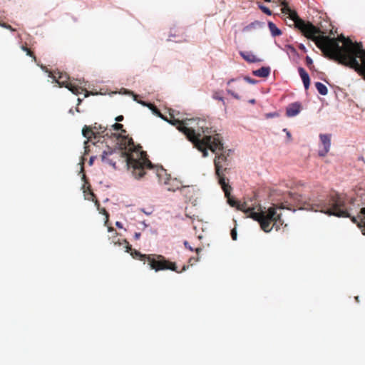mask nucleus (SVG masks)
Returning a JSON list of instances; mask_svg holds the SVG:
<instances>
[{
  "mask_svg": "<svg viewBox=\"0 0 365 365\" xmlns=\"http://www.w3.org/2000/svg\"><path fill=\"white\" fill-rule=\"evenodd\" d=\"M221 187L225 192V197L227 198L229 205L232 207H237L238 210H244L247 214V217H251V208L248 207L245 209V205L244 204H241L231 196V186L226 182V186L221 185Z\"/></svg>",
  "mask_w": 365,
  "mask_h": 365,
  "instance_id": "10",
  "label": "nucleus"
},
{
  "mask_svg": "<svg viewBox=\"0 0 365 365\" xmlns=\"http://www.w3.org/2000/svg\"><path fill=\"white\" fill-rule=\"evenodd\" d=\"M298 72L302 80L305 90H308L310 85V78L309 74L302 67H299L298 68Z\"/></svg>",
  "mask_w": 365,
  "mask_h": 365,
  "instance_id": "15",
  "label": "nucleus"
},
{
  "mask_svg": "<svg viewBox=\"0 0 365 365\" xmlns=\"http://www.w3.org/2000/svg\"><path fill=\"white\" fill-rule=\"evenodd\" d=\"M257 4L258 5L259 9H260L262 11V12H264V14H266L267 15H269V16L272 15V11L269 8L264 6L259 1H257Z\"/></svg>",
  "mask_w": 365,
  "mask_h": 365,
  "instance_id": "23",
  "label": "nucleus"
},
{
  "mask_svg": "<svg viewBox=\"0 0 365 365\" xmlns=\"http://www.w3.org/2000/svg\"><path fill=\"white\" fill-rule=\"evenodd\" d=\"M231 237H232V239L233 240H237V231H236V229L234 228L231 230Z\"/></svg>",
  "mask_w": 365,
  "mask_h": 365,
  "instance_id": "30",
  "label": "nucleus"
},
{
  "mask_svg": "<svg viewBox=\"0 0 365 365\" xmlns=\"http://www.w3.org/2000/svg\"><path fill=\"white\" fill-rule=\"evenodd\" d=\"M255 198H256V195H255H255H252V201H253V200H254V199H255Z\"/></svg>",
  "mask_w": 365,
  "mask_h": 365,
  "instance_id": "44",
  "label": "nucleus"
},
{
  "mask_svg": "<svg viewBox=\"0 0 365 365\" xmlns=\"http://www.w3.org/2000/svg\"><path fill=\"white\" fill-rule=\"evenodd\" d=\"M21 48L24 51H25V52L26 53V55H27V56H31V57L33 58L34 61H35V62L36 61V56L34 55V52H33V51H31V49H30V48H29L26 46V44H25V45H22V46H21Z\"/></svg>",
  "mask_w": 365,
  "mask_h": 365,
  "instance_id": "22",
  "label": "nucleus"
},
{
  "mask_svg": "<svg viewBox=\"0 0 365 365\" xmlns=\"http://www.w3.org/2000/svg\"><path fill=\"white\" fill-rule=\"evenodd\" d=\"M271 72L269 66H262L259 69L252 71V75L259 78H267Z\"/></svg>",
  "mask_w": 365,
  "mask_h": 365,
  "instance_id": "14",
  "label": "nucleus"
},
{
  "mask_svg": "<svg viewBox=\"0 0 365 365\" xmlns=\"http://www.w3.org/2000/svg\"><path fill=\"white\" fill-rule=\"evenodd\" d=\"M268 29L272 37L279 36L282 34V31L272 21H268Z\"/></svg>",
  "mask_w": 365,
  "mask_h": 365,
  "instance_id": "16",
  "label": "nucleus"
},
{
  "mask_svg": "<svg viewBox=\"0 0 365 365\" xmlns=\"http://www.w3.org/2000/svg\"><path fill=\"white\" fill-rule=\"evenodd\" d=\"M338 39L342 46L338 43L330 59L354 69L365 81V49L362 43L353 42L343 35L339 36Z\"/></svg>",
  "mask_w": 365,
  "mask_h": 365,
  "instance_id": "4",
  "label": "nucleus"
},
{
  "mask_svg": "<svg viewBox=\"0 0 365 365\" xmlns=\"http://www.w3.org/2000/svg\"><path fill=\"white\" fill-rule=\"evenodd\" d=\"M245 79L249 82V83H251V78L250 77H245Z\"/></svg>",
  "mask_w": 365,
  "mask_h": 365,
  "instance_id": "42",
  "label": "nucleus"
},
{
  "mask_svg": "<svg viewBox=\"0 0 365 365\" xmlns=\"http://www.w3.org/2000/svg\"><path fill=\"white\" fill-rule=\"evenodd\" d=\"M355 299H356V302H359V297H356Z\"/></svg>",
  "mask_w": 365,
  "mask_h": 365,
  "instance_id": "46",
  "label": "nucleus"
},
{
  "mask_svg": "<svg viewBox=\"0 0 365 365\" xmlns=\"http://www.w3.org/2000/svg\"><path fill=\"white\" fill-rule=\"evenodd\" d=\"M214 98L217 99V100H219V101H222L224 102V100H223V98L222 97H220L217 95V93H215L214 96H213Z\"/></svg>",
  "mask_w": 365,
  "mask_h": 365,
  "instance_id": "34",
  "label": "nucleus"
},
{
  "mask_svg": "<svg viewBox=\"0 0 365 365\" xmlns=\"http://www.w3.org/2000/svg\"><path fill=\"white\" fill-rule=\"evenodd\" d=\"M140 237V232H135V240H138Z\"/></svg>",
  "mask_w": 365,
  "mask_h": 365,
  "instance_id": "37",
  "label": "nucleus"
},
{
  "mask_svg": "<svg viewBox=\"0 0 365 365\" xmlns=\"http://www.w3.org/2000/svg\"><path fill=\"white\" fill-rule=\"evenodd\" d=\"M313 212H320L339 217H349L344 197L339 193L329 195H313L305 200L299 207Z\"/></svg>",
  "mask_w": 365,
  "mask_h": 365,
  "instance_id": "5",
  "label": "nucleus"
},
{
  "mask_svg": "<svg viewBox=\"0 0 365 365\" xmlns=\"http://www.w3.org/2000/svg\"><path fill=\"white\" fill-rule=\"evenodd\" d=\"M227 91H228V93H231L235 98H239L237 93H235L233 91H232L231 88L228 89Z\"/></svg>",
  "mask_w": 365,
  "mask_h": 365,
  "instance_id": "33",
  "label": "nucleus"
},
{
  "mask_svg": "<svg viewBox=\"0 0 365 365\" xmlns=\"http://www.w3.org/2000/svg\"><path fill=\"white\" fill-rule=\"evenodd\" d=\"M315 87L317 91L322 96H326L328 93V89L325 85L320 82L315 83Z\"/></svg>",
  "mask_w": 365,
  "mask_h": 365,
  "instance_id": "20",
  "label": "nucleus"
},
{
  "mask_svg": "<svg viewBox=\"0 0 365 365\" xmlns=\"http://www.w3.org/2000/svg\"><path fill=\"white\" fill-rule=\"evenodd\" d=\"M288 48H289L290 50H292V51H295L294 48L293 46H288Z\"/></svg>",
  "mask_w": 365,
  "mask_h": 365,
  "instance_id": "43",
  "label": "nucleus"
},
{
  "mask_svg": "<svg viewBox=\"0 0 365 365\" xmlns=\"http://www.w3.org/2000/svg\"><path fill=\"white\" fill-rule=\"evenodd\" d=\"M252 104L255 103V100L254 99H252Z\"/></svg>",
  "mask_w": 365,
  "mask_h": 365,
  "instance_id": "53",
  "label": "nucleus"
},
{
  "mask_svg": "<svg viewBox=\"0 0 365 365\" xmlns=\"http://www.w3.org/2000/svg\"><path fill=\"white\" fill-rule=\"evenodd\" d=\"M252 84H254V83H257V81L252 79Z\"/></svg>",
  "mask_w": 365,
  "mask_h": 365,
  "instance_id": "45",
  "label": "nucleus"
},
{
  "mask_svg": "<svg viewBox=\"0 0 365 365\" xmlns=\"http://www.w3.org/2000/svg\"><path fill=\"white\" fill-rule=\"evenodd\" d=\"M277 115H278V114L277 113L267 114V117H274V116H277Z\"/></svg>",
  "mask_w": 365,
  "mask_h": 365,
  "instance_id": "36",
  "label": "nucleus"
},
{
  "mask_svg": "<svg viewBox=\"0 0 365 365\" xmlns=\"http://www.w3.org/2000/svg\"><path fill=\"white\" fill-rule=\"evenodd\" d=\"M83 180H86V175H83Z\"/></svg>",
  "mask_w": 365,
  "mask_h": 365,
  "instance_id": "50",
  "label": "nucleus"
},
{
  "mask_svg": "<svg viewBox=\"0 0 365 365\" xmlns=\"http://www.w3.org/2000/svg\"><path fill=\"white\" fill-rule=\"evenodd\" d=\"M123 115H118L115 118V120L118 121V122H120L123 120Z\"/></svg>",
  "mask_w": 365,
  "mask_h": 365,
  "instance_id": "35",
  "label": "nucleus"
},
{
  "mask_svg": "<svg viewBox=\"0 0 365 365\" xmlns=\"http://www.w3.org/2000/svg\"><path fill=\"white\" fill-rule=\"evenodd\" d=\"M302 109L301 104L298 102H295L289 104L286 109V115L288 117H294L299 113Z\"/></svg>",
  "mask_w": 365,
  "mask_h": 365,
  "instance_id": "12",
  "label": "nucleus"
},
{
  "mask_svg": "<svg viewBox=\"0 0 365 365\" xmlns=\"http://www.w3.org/2000/svg\"><path fill=\"white\" fill-rule=\"evenodd\" d=\"M53 78H56V81L60 86H64L67 88L73 93L78 95L85 91V96L87 97L89 96V93L88 91L83 88L81 86L78 85H76L75 83L71 81L70 78L67 73L58 72V76L56 77V76H53Z\"/></svg>",
  "mask_w": 365,
  "mask_h": 365,
  "instance_id": "9",
  "label": "nucleus"
},
{
  "mask_svg": "<svg viewBox=\"0 0 365 365\" xmlns=\"http://www.w3.org/2000/svg\"><path fill=\"white\" fill-rule=\"evenodd\" d=\"M306 64L309 67L310 70H312L314 68L313 66V61L309 56L306 57Z\"/></svg>",
  "mask_w": 365,
  "mask_h": 365,
  "instance_id": "27",
  "label": "nucleus"
},
{
  "mask_svg": "<svg viewBox=\"0 0 365 365\" xmlns=\"http://www.w3.org/2000/svg\"><path fill=\"white\" fill-rule=\"evenodd\" d=\"M319 138L323 148L319 150L318 154L321 157H324L330 150L331 135L320 134Z\"/></svg>",
  "mask_w": 365,
  "mask_h": 365,
  "instance_id": "11",
  "label": "nucleus"
},
{
  "mask_svg": "<svg viewBox=\"0 0 365 365\" xmlns=\"http://www.w3.org/2000/svg\"><path fill=\"white\" fill-rule=\"evenodd\" d=\"M240 53L245 61H247L249 63H251V55L249 53L240 51Z\"/></svg>",
  "mask_w": 365,
  "mask_h": 365,
  "instance_id": "25",
  "label": "nucleus"
},
{
  "mask_svg": "<svg viewBox=\"0 0 365 365\" xmlns=\"http://www.w3.org/2000/svg\"><path fill=\"white\" fill-rule=\"evenodd\" d=\"M255 207L252 206V220L257 221L260 228L265 232H269L273 228L277 231L284 224L281 218V213L277 212V208L270 207L267 210H261L255 212Z\"/></svg>",
  "mask_w": 365,
  "mask_h": 365,
  "instance_id": "7",
  "label": "nucleus"
},
{
  "mask_svg": "<svg viewBox=\"0 0 365 365\" xmlns=\"http://www.w3.org/2000/svg\"><path fill=\"white\" fill-rule=\"evenodd\" d=\"M134 96V99L135 101H137L136 98H137V96L136 95H133Z\"/></svg>",
  "mask_w": 365,
  "mask_h": 365,
  "instance_id": "48",
  "label": "nucleus"
},
{
  "mask_svg": "<svg viewBox=\"0 0 365 365\" xmlns=\"http://www.w3.org/2000/svg\"><path fill=\"white\" fill-rule=\"evenodd\" d=\"M164 184L168 185L167 190L169 191H175L179 189L178 182L175 179L168 178Z\"/></svg>",
  "mask_w": 365,
  "mask_h": 365,
  "instance_id": "17",
  "label": "nucleus"
},
{
  "mask_svg": "<svg viewBox=\"0 0 365 365\" xmlns=\"http://www.w3.org/2000/svg\"><path fill=\"white\" fill-rule=\"evenodd\" d=\"M96 133H100L99 131H96L93 128L85 125L82 130L83 135L88 139L91 140L92 138H97L98 135Z\"/></svg>",
  "mask_w": 365,
  "mask_h": 365,
  "instance_id": "13",
  "label": "nucleus"
},
{
  "mask_svg": "<svg viewBox=\"0 0 365 365\" xmlns=\"http://www.w3.org/2000/svg\"><path fill=\"white\" fill-rule=\"evenodd\" d=\"M275 6H282V12L288 14L294 23V26L307 38L313 41L316 46L323 52L324 55L330 59L331 53L338 48L339 43L337 38H330L324 36V33L309 21H305L299 18L294 10H292L286 0H272Z\"/></svg>",
  "mask_w": 365,
  "mask_h": 365,
  "instance_id": "2",
  "label": "nucleus"
},
{
  "mask_svg": "<svg viewBox=\"0 0 365 365\" xmlns=\"http://www.w3.org/2000/svg\"><path fill=\"white\" fill-rule=\"evenodd\" d=\"M215 174L220 185L226 186L225 173L229 169L230 160L224 153L216 155L215 160Z\"/></svg>",
  "mask_w": 365,
  "mask_h": 365,
  "instance_id": "8",
  "label": "nucleus"
},
{
  "mask_svg": "<svg viewBox=\"0 0 365 365\" xmlns=\"http://www.w3.org/2000/svg\"><path fill=\"white\" fill-rule=\"evenodd\" d=\"M234 83H236V84H237V86H240V85L242 84V82H241V81H234V80H231V81H230L228 82V85H229L231 88H232V87H233V86H232V84H234Z\"/></svg>",
  "mask_w": 365,
  "mask_h": 365,
  "instance_id": "31",
  "label": "nucleus"
},
{
  "mask_svg": "<svg viewBox=\"0 0 365 365\" xmlns=\"http://www.w3.org/2000/svg\"><path fill=\"white\" fill-rule=\"evenodd\" d=\"M299 48L303 51L306 50L305 46L303 44L299 45Z\"/></svg>",
  "mask_w": 365,
  "mask_h": 365,
  "instance_id": "40",
  "label": "nucleus"
},
{
  "mask_svg": "<svg viewBox=\"0 0 365 365\" xmlns=\"http://www.w3.org/2000/svg\"><path fill=\"white\" fill-rule=\"evenodd\" d=\"M265 2H272V0H264Z\"/></svg>",
  "mask_w": 365,
  "mask_h": 365,
  "instance_id": "47",
  "label": "nucleus"
},
{
  "mask_svg": "<svg viewBox=\"0 0 365 365\" xmlns=\"http://www.w3.org/2000/svg\"><path fill=\"white\" fill-rule=\"evenodd\" d=\"M192 259H194V258H192V257L190 258V262H191Z\"/></svg>",
  "mask_w": 365,
  "mask_h": 365,
  "instance_id": "52",
  "label": "nucleus"
},
{
  "mask_svg": "<svg viewBox=\"0 0 365 365\" xmlns=\"http://www.w3.org/2000/svg\"><path fill=\"white\" fill-rule=\"evenodd\" d=\"M287 136H288V137H290V136H291V135H290V133H289V132H287Z\"/></svg>",
  "mask_w": 365,
  "mask_h": 365,
  "instance_id": "49",
  "label": "nucleus"
},
{
  "mask_svg": "<svg viewBox=\"0 0 365 365\" xmlns=\"http://www.w3.org/2000/svg\"><path fill=\"white\" fill-rule=\"evenodd\" d=\"M118 138H120L119 148H108L101 155L102 161L115 168L116 160H122L126 163L135 178H141L145 174V169L153 168L146 153L140 150V146L137 148L131 138L119 135Z\"/></svg>",
  "mask_w": 365,
  "mask_h": 365,
  "instance_id": "1",
  "label": "nucleus"
},
{
  "mask_svg": "<svg viewBox=\"0 0 365 365\" xmlns=\"http://www.w3.org/2000/svg\"><path fill=\"white\" fill-rule=\"evenodd\" d=\"M0 26L3 27V28H5L6 29H9L11 31H16L15 29H14L11 25L6 24V23H4V22H1L0 21Z\"/></svg>",
  "mask_w": 365,
  "mask_h": 365,
  "instance_id": "28",
  "label": "nucleus"
},
{
  "mask_svg": "<svg viewBox=\"0 0 365 365\" xmlns=\"http://www.w3.org/2000/svg\"><path fill=\"white\" fill-rule=\"evenodd\" d=\"M84 192L86 193V195H87L86 199L87 200L94 202L95 205L97 207L100 206V203H99L98 200H97L96 196L91 190L90 185L88 186L87 190H84Z\"/></svg>",
  "mask_w": 365,
  "mask_h": 365,
  "instance_id": "19",
  "label": "nucleus"
},
{
  "mask_svg": "<svg viewBox=\"0 0 365 365\" xmlns=\"http://www.w3.org/2000/svg\"><path fill=\"white\" fill-rule=\"evenodd\" d=\"M93 129L96 131L100 132V133H96L97 135H102L103 137H104V136H108L109 135L108 133L107 132V128L102 126L101 125H99L98 126H97V123H95V125L93 126Z\"/></svg>",
  "mask_w": 365,
  "mask_h": 365,
  "instance_id": "21",
  "label": "nucleus"
},
{
  "mask_svg": "<svg viewBox=\"0 0 365 365\" xmlns=\"http://www.w3.org/2000/svg\"><path fill=\"white\" fill-rule=\"evenodd\" d=\"M139 103L143 105V106H148L153 112V113L157 112L158 111V108H156L155 106H154L153 104L150 103H145L144 101H138Z\"/></svg>",
  "mask_w": 365,
  "mask_h": 365,
  "instance_id": "24",
  "label": "nucleus"
},
{
  "mask_svg": "<svg viewBox=\"0 0 365 365\" xmlns=\"http://www.w3.org/2000/svg\"><path fill=\"white\" fill-rule=\"evenodd\" d=\"M98 210H99L100 213L103 214L106 216V220L108 219V213L106 211L105 208H101L100 206L97 207Z\"/></svg>",
  "mask_w": 365,
  "mask_h": 365,
  "instance_id": "29",
  "label": "nucleus"
},
{
  "mask_svg": "<svg viewBox=\"0 0 365 365\" xmlns=\"http://www.w3.org/2000/svg\"><path fill=\"white\" fill-rule=\"evenodd\" d=\"M123 125H122V124H120V123H114V124L112 125V128H113V130H117V131H118V130H121L122 132L125 133V130L123 129Z\"/></svg>",
  "mask_w": 365,
  "mask_h": 365,
  "instance_id": "26",
  "label": "nucleus"
},
{
  "mask_svg": "<svg viewBox=\"0 0 365 365\" xmlns=\"http://www.w3.org/2000/svg\"><path fill=\"white\" fill-rule=\"evenodd\" d=\"M160 172H161V173H164V172H165V170H164L163 169H161V170H160Z\"/></svg>",
  "mask_w": 365,
  "mask_h": 365,
  "instance_id": "51",
  "label": "nucleus"
},
{
  "mask_svg": "<svg viewBox=\"0 0 365 365\" xmlns=\"http://www.w3.org/2000/svg\"><path fill=\"white\" fill-rule=\"evenodd\" d=\"M108 232H113V236H112L110 238L112 243H113L115 245H119V246L125 244V242H123V240L125 239H123V240L117 239V236L118 234L112 227H108Z\"/></svg>",
  "mask_w": 365,
  "mask_h": 365,
  "instance_id": "18",
  "label": "nucleus"
},
{
  "mask_svg": "<svg viewBox=\"0 0 365 365\" xmlns=\"http://www.w3.org/2000/svg\"><path fill=\"white\" fill-rule=\"evenodd\" d=\"M125 242V248L126 252H130V255L133 258H138L140 261L148 262V264L152 269H154L155 272H158L160 270L170 269L172 271H175L178 273H181L185 271L188 266L184 265L181 270H178L176 264L175 262H170L165 259V257L160 255H144L141 254L139 251L135 250H132L130 245L129 242L124 240Z\"/></svg>",
  "mask_w": 365,
  "mask_h": 365,
  "instance_id": "6",
  "label": "nucleus"
},
{
  "mask_svg": "<svg viewBox=\"0 0 365 365\" xmlns=\"http://www.w3.org/2000/svg\"><path fill=\"white\" fill-rule=\"evenodd\" d=\"M154 113L171 125H175L179 131L183 133L187 138L194 144L195 147L202 153L203 157L207 156V149H210L216 155H217V151L223 150L222 138L219 134L201 137L200 133H197L192 128L188 127L187 121L190 120L185 119L181 120L176 119L173 114V110L169 112V118L164 117L159 110Z\"/></svg>",
  "mask_w": 365,
  "mask_h": 365,
  "instance_id": "3",
  "label": "nucleus"
},
{
  "mask_svg": "<svg viewBox=\"0 0 365 365\" xmlns=\"http://www.w3.org/2000/svg\"><path fill=\"white\" fill-rule=\"evenodd\" d=\"M115 225H116L118 227H119V228H123V225H122L121 222H115Z\"/></svg>",
  "mask_w": 365,
  "mask_h": 365,
  "instance_id": "38",
  "label": "nucleus"
},
{
  "mask_svg": "<svg viewBox=\"0 0 365 365\" xmlns=\"http://www.w3.org/2000/svg\"><path fill=\"white\" fill-rule=\"evenodd\" d=\"M252 63H253V62L259 61V60L257 59L255 56H252Z\"/></svg>",
  "mask_w": 365,
  "mask_h": 365,
  "instance_id": "41",
  "label": "nucleus"
},
{
  "mask_svg": "<svg viewBox=\"0 0 365 365\" xmlns=\"http://www.w3.org/2000/svg\"><path fill=\"white\" fill-rule=\"evenodd\" d=\"M185 247L190 251H193V248L189 245L187 241L184 242Z\"/></svg>",
  "mask_w": 365,
  "mask_h": 365,
  "instance_id": "32",
  "label": "nucleus"
},
{
  "mask_svg": "<svg viewBox=\"0 0 365 365\" xmlns=\"http://www.w3.org/2000/svg\"><path fill=\"white\" fill-rule=\"evenodd\" d=\"M195 250L196 253L198 255L200 253V252L202 251V249L200 247H197Z\"/></svg>",
  "mask_w": 365,
  "mask_h": 365,
  "instance_id": "39",
  "label": "nucleus"
}]
</instances>
